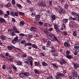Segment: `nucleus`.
I'll list each match as a JSON object with an SVG mask.
<instances>
[{
    "label": "nucleus",
    "mask_w": 79,
    "mask_h": 79,
    "mask_svg": "<svg viewBox=\"0 0 79 79\" xmlns=\"http://www.w3.org/2000/svg\"><path fill=\"white\" fill-rule=\"evenodd\" d=\"M5 56L7 57H8V56L9 58H11V56L10 55V54H9V53L8 52H6V53Z\"/></svg>",
    "instance_id": "5701e85b"
},
{
    "label": "nucleus",
    "mask_w": 79,
    "mask_h": 79,
    "mask_svg": "<svg viewBox=\"0 0 79 79\" xmlns=\"http://www.w3.org/2000/svg\"><path fill=\"white\" fill-rule=\"evenodd\" d=\"M4 14V12L2 10H0V16L3 15Z\"/></svg>",
    "instance_id": "79ce46f5"
},
{
    "label": "nucleus",
    "mask_w": 79,
    "mask_h": 79,
    "mask_svg": "<svg viewBox=\"0 0 79 79\" xmlns=\"http://www.w3.org/2000/svg\"><path fill=\"white\" fill-rule=\"evenodd\" d=\"M15 32L13 31L11 33H10V35H12V36H14L15 35Z\"/></svg>",
    "instance_id": "4d7b16f0"
},
{
    "label": "nucleus",
    "mask_w": 79,
    "mask_h": 79,
    "mask_svg": "<svg viewBox=\"0 0 79 79\" xmlns=\"http://www.w3.org/2000/svg\"><path fill=\"white\" fill-rule=\"evenodd\" d=\"M17 65L19 66H21V65H22V62L20 61H17Z\"/></svg>",
    "instance_id": "c9c22d12"
},
{
    "label": "nucleus",
    "mask_w": 79,
    "mask_h": 79,
    "mask_svg": "<svg viewBox=\"0 0 79 79\" xmlns=\"http://www.w3.org/2000/svg\"><path fill=\"white\" fill-rule=\"evenodd\" d=\"M40 16L39 15H36L35 16V19L36 21H39L40 20Z\"/></svg>",
    "instance_id": "f3484780"
},
{
    "label": "nucleus",
    "mask_w": 79,
    "mask_h": 79,
    "mask_svg": "<svg viewBox=\"0 0 79 79\" xmlns=\"http://www.w3.org/2000/svg\"><path fill=\"white\" fill-rule=\"evenodd\" d=\"M65 24H66V23L63 22L62 23V26H63L64 28V29H66V25Z\"/></svg>",
    "instance_id": "c03bdc74"
},
{
    "label": "nucleus",
    "mask_w": 79,
    "mask_h": 79,
    "mask_svg": "<svg viewBox=\"0 0 79 79\" xmlns=\"http://www.w3.org/2000/svg\"><path fill=\"white\" fill-rule=\"evenodd\" d=\"M61 60L62 61L60 62V63L61 65H63V64H65L67 63V62L66 61V60L63 59V58H61Z\"/></svg>",
    "instance_id": "6e6552de"
},
{
    "label": "nucleus",
    "mask_w": 79,
    "mask_h": 79,
    "mask_svg": "<svg viewBox=\"0 0 79 79\" xmlns=\"http://www.w3.org/2000/svg\"><path fill=\"white\" fill-rule=\"evenodd\" d=\"M11 67L13 68V69L14 70H15V71H17V68L15 66L14 64H12L11 65Z\"/></svg>",
    "instance_id": "bb28decb"
},
{
    "label": "nucleus",
    "mask_w": 79,
    "mask_h": 79,
    "mask_svg": "<svg viewBox=\"0 0 79 79\" xmlns=\"http://www.w3.org/2000/svg\"><path fill=\"white\" fill-rule=\"evenodd\" d=\"M13 48L15 49V48H16L17 50H19L20 51H21V49L18 48H15V47L12 45H10V46H9L7 47V49L9 50H13Z\"/></svg>",
    "instance_id": "f03ea898"
},
{
    "label": "nucleus",
    "mask_w": 79,
    "mask_h": 79,
    "mask_svg": "<svg viewBox=\"0 0 79 79\" xmlns=\"http://www.w3.org/2000/svg\"><path fill=\"white\" fill-rule=\"evenodd\" d=\"M78 68V65L77 64H74V68L75 69H77Z\"/></svg>",
    "instance_id": "473e14b6"
},
{
    "label": "nucleus",
    "mask_w": 79,
    "mask_h": 79,
    "mask_svg": "<svg viewBox=\"0 0 79 79\" xmlns=\"http://www.w3.org/2000/svg\"><path fill=\"white\" fill-rule=\"evenodd\" d=\"M27 39H31V35L29 34H28L26 36Z\"/></svg>",
    "instance_id": "f704fd0d"
},
{
    "label": "nucleus",
    "mask_w": 79,
    "mask_h": 79,
    "mask_svg": "<svg viewBox=\"0 0 79 79\" xmlns=\"http://www.w3.org/2000/svg\"><path fill=\"white\" fill-rule=\"evenodd\" d=\"M38 24H39L40 26H43L44 23L40 21V22H39Z\"/></svg>",
    "instance_id": "bf43d9fd"
},
{
    "label": "nucleus",
    "mask_w": 79,
    "mask_h": 79,
    "mask_svg": "<svg viewBox=\"0 0 79 79\" xmlns=\"http://www.w3.org/2000/svg\"><path fill=\"white\" fill-rule=\"evenodd\" d=\"M68 19H63L62 20V21L64 23H68Z\"/></svg>",
    "instance_id": "cd10ccee"
},
{
    "label": "nucleus",
    "mask_w": 79,
    "mask_h": 79,
    "mask_svg": "<svg viewBox=\"0 0 79 79\" xmlns=\"http://www.w3.org/2000/svg\"><path fill=\"white\" fill-rule=\"evenodd\" d=\"M13 32L17 34L20 33V32L18 30V28H17V27L15 26H14L13 28Z\"/></svg>",
    "instance_id": "39448f33"
},
{
    "label": "nucleus",
    "mask_w": 79,
    "mask_h": 79,
    "mask_svg": "<svg viewBox=\"0 0 79 79\" xmlns=\"http://www.w3.org/2000/svg\"><path fill=\"white\" fill-rule=\"evenodd\" d=\"M23 74L24 76H26V77H27V76H30L29 72H23Z\"/></svg>",
    "instance_id": "aec40b11"
},
{
    "label": "nucleus",
    "mask_w": 79,
    "mask_h": 79,
    "mask_svg": "<svg viewBox=\"0 0 79 79\" xmlns=\"http://www.w3.org/2000/svg\"><path fill=\"white\" fill-rule=\"evenodd\" d=\"M30 30L31 31H32L34 32H37V30H38V28L37 27H35L34 26H31L30 27Z\"/></svg>",
    "instance_id": "20e7f679"
},
{
    "label": "nucleus",
    "mask_w": 79,
    "mask_h": 79,
    "mask_svg": "<svg viewBox=\"0 0 79 79\" xmlns=\"http://www.w3.org/2000/svg\"><path fill=\"white\" fill-rule=\"evenodd\" d=\"M73 35L74 37L77 36V34H76V31H75L73 32Z\"/></svg>",
    "instance_id": "a18cd8bd"
},
{
    "label": "nucleus",
    "mask_w": 79,
    "mask_h": 79,
    "mask_svg": "<svg viewBox=\"0 0 79 79\" xmlns=\"http://www.w3.org/2000/svg\"><path fill=\"white\" fill-rule=\"evenodd\" d=\"M38 5L39 6H43V7L47 6V4L45 0H41L40 2L38 3Z\"/></svg>",
    "instance_id": "f257e3e1"
},
{
    "label": "nucleus",
    "mask_w": 79,
    "mask_h": 79,
    "mask_svg": "<svg viewBox=\"0 0 79 79\" xmlns=\"http://www.w3.org/2000/svg\"><path fill=\"white\" fill-rule=\"evenodd\" d=\"M52 65H53V66L55 68L53 67L54 68H55V69H56V68H57L58 66L56 65V64L52 63Z\"/></svg>",
    "instance_id": "37998d69"
},
{
    "label": "nucleus",
    "mask_w": 79,
    "mask_h": 79,
    "mask_svg": "<svg viewBox=\"0 0 79 79\" xmlns=\"http://www.w3.org/2000/svg\"><path fill=\"white\" fill-rule=\"evenodd\" d=\"M61 76V73L57 72V76H56V78L57 79L60 78L61 77H60Z\"/></svg>",
    "instance_id": "f8f14e48"
},
{
    "label": "nucleus",
    "mask_w": 79,
    "mask_h": 79,
    "mask_svg": "<svg viewBox=\"0 0 79 79\" xmlns=\"http://www.w3.org/2000/svg\"><path fill=\"white\" fill-rule=\"evenodd\" d=\"M53 28L50 27V28H49L48 31L49 32H51V31H53Z\"/></svg>",
    "instance_id": "774afa93"
},
{
    "label": "nucleus",
    "mask_w": 79,
    "mask_h": 79,
    "mask_svg": "<svg viewBox=\"0 0 79 79\" xmlns=\"http://www.w3.org/2000/svg\"><path fill=\"white\" fill-rule=\"evenodd\" d=\"M0 39H1L2 40H5L6 39V36L2 35L0 36Z\"/></svg>",
    "instance_id": "a211bd4d"
},
{
    "label": "nucleus",
    "mask_w": 79,
    "mask_h": 79,
    "mask_svg": "<svg viewBox=\"0 0 79 79\" xmlns=\"http://www.w3.org/2000/svg\"><path fill=\"white\" fill-rule=\"evenodd\" d=\"M32 47L33 48H36V49L38 48H37V46H36V45H35V44H33L32 45Z\"/></svg>",
    "instance_id": "09e8293b"
},
{
    "label": "nucleus",
    "mask_w": 79,
    "mask_h": 79,
    "mask_svg": "<svg viewBox=\"0 0 79 79\" xmlns=\"http://www.w3.org/2000/svg\"><path fill=\"white\" fill-rule=\"evenodd\" d=\"M12 5H15V3H16V2L15 1V0H12Z\"/></svg>",
    "instance_id": "338daca9"
},
{
    "label": "nucleus",
    "mask_w": 79,
    "mask_h": 79,
    "mask_svg": "<svg viewBox=\"0 0 79 79\" xmlns=\"http://www.w3.org/2000/svg\"><path fill=\"white\" fill-rule=\"evenodd\" d=\"M59 13L60 15H61L62 13V14H65V13H66V12L64 10L62 9L60 11H59Z\"/></svg>",
    "instance_id": "2eb2a0df"
},
{
    "label": "nucleus",
    "mask_w": 79,
    "mask_h": 79,
    "mask_svg": "<svg viewBox=\"0 0 79 79\" xmlns=\"http://www.w3.org/2000/svg\"><path fill=\"white\" fill-rule=\"evenodd\" d=\"M66 57H67V58L69 59H71L73 58V57L71 55H67L66 56Z\"/></svg>",
    "instance_id": "c85d7f7f"
},
{
    "label": "nucleus",
    "mask_w": 79,
    "mask_h": 79,
    "mask_svg": "<svg viewBox=\"0 0 79 79\" xmlns=\"http://www.w3.org/2000/svg\"><path fill=\"white\" fill-rule=\"evenodd\" d=\"M69 26L71 28H73V27L74 28L76 27V25H75V24H74V21H70Z\"/></svg>",
    "instance_id": "7ed1b4c3"
},
{
    "label": "nucleus",
    "mask_w": 79,
    "mask_h": 79,
    "mask_svg": "<svg viewBox=\"0 0 79 79\" xmlns=\"http://www.w3.org/2000/svg\"><path fill=\"white\" fill-rule=\"evenodd\" d=\"M77 72L74 70H72V73L73 74H74L75 73H77Z\"/></svg>",
    "instance_id": "69168bd1"
},
{
    "label": "nucleus",
    "mask_w": 79,
    "mask_h": 79,
    "mask_svg": "<svg viewBox=\"0 0 79 79\" xmlns=\"http://www.w3.org/2000/svg\"><path fill=\"white\" fill-rule=\"evenodd\" d=\"M54 27L55 31L57 32H60V30H59L58 28L57 25L54 24Z\"/></svg>",
    "instance_id": "9b49d317"
},
{
    "label": "nucleus",
    "mask_w": 79,
    "mask_h": 79,
    "mask_svg": "<svg viewBox=\"0 0 79 79\" xmlns=\"http://www.w3.org/2000/svg\"><path fill=\"white\" fill-rule=\"evenodd\" d=\"M27 59L29 62H30V61H31L32 62V61L33 60V58H32V57L31 56H28L27 57Z\"/></svg>",
    "instance_id": "6ab92c4d"
},
{
    "label": "nucleus",
    "mask_w": 79,
    "mask_h": 79,
    "mask_svg": "<svg viewBox=\"0 0 79 79\" xmlns=\"http://www.w3.org/2000/svg\"><path fill=\"white\" fill-rule=\"evenodd\" d=\"M26 42L25 40H22L20 42L21 44H24Z\"/></svg>",
    "instance_id": "de8ad7c7"
},
{
    "label": "nucleus",
    "mask_w": 79,
    "mask_h": 79,
    "mask_svg": "<svg viewBox=\"0 0 79 79\" xmlns=\"http://www.w3.org/2000/svg\"><path fill=\"white\" fill-rule=\"evenodd\" d=\"M43 24L44 25V26L45 27L48 26V24L47 23L45 22Z\"/></svg>",
    "instance_id": "680f3d73"
},
{
    "label": "nucleus",
    "mask_w": 79,
    "mask_h": 79,
    "mask_svg": "<svg viewBox=\"0 0 79 79\" xmlns=\"http://www.w3.org/2000/svg\"><path fill=\"white\" fill-rule=\"evenodd\" d=\"M35 66L39 67V65L40 64V62H39V61L35 62Z\"/></svg>",
    "instance_id": "a878e982"
},
{
    "label": "nucleus",
    "mask_w": 79,
    "mask_h": 79,
    "mask_svg": "<svg viewBox=\"0 0 79 79\" xmlns=\"http://www.w3.org/2000/svg\"><path fill=\"white\" fill-rule=\"evenodd\" d=\"M42 64L43 66H48L47 63L45 62L44 61H42Z\"/></svg>",
    "instance_id": "412c9836"
},
{
    "label": "nucleus",
    "mask_w": 79,
    "mask_h": 79,
    "mask_svg": "<svg viewBox=\"0 0 79 79\" xmlns=\"http://www.w3.org/2000/svg\"><path fill=\"white\" fill-rule=\"evenodd\" d=\"M8 71H9V73L10 74H13V70L11 69H7Z\"/></svg>",
    "instance_id": "864d4df0"
},
{
    "label": "nucleus",
    "mask_w": 79,
    "mask_h": 79,
    "mask_svg": "<svg viewBox=\"0 0 79 79\" xmlns=\"http://www.w3.org/2000/svg\"><path fill=\"white\" fill-rule=\"evenodd\" d=\"M57 9L59 11H60L62 9H63V8L60 6H57Z\"/></svg>",
    "instance_id": "c756f323"
},
{
    "label": "nucleus",
    "mask_w": 79,
    "mask_h": 79,
    "mask_svg": "<svg viewBox=\"0 0 79 79\" xmlns=\"http://www.w3.org/2000/svg\"><path fill=\"white\" fill-rule=\"evenodd\" d=\"M73 76L74 77H77V72H76L74 73L73 74Z\"/></svg>",
    "instance_id": "13d9d810"
},
{
    "label": "nucleus",
    "mask_w": 79,
    "mask_h": 79,
    "mask_svg": "<svg viewBox=\"0 0 79 79\" xmlns=\"http://www.w3.org/2000/svg\"><path fill=\"white\" fill-rule=\"evenodd\" d=\"M52 41L53 42H54V41H57V42H59V40H58V39H57V37H56L55 35H54L53 37V38L52 39Z\"/></svg>",
    "instance_id": "4468645a"
},
{
    "label": "nucleus",
    "mask_w": 79,
    "mask_h": 79,
    "mask_svg": "<svg viewBox=\"0 0 79 79\" xmlns=\"http://www.w3.org/2000/svg\"><path fill=\"white\" fill-rule=\"evenodd\" d=\"M27 56V54H24L21 56L22 58H26Z\"/></svg>",
    "instance_id": "5fc2aeb1"
},
{
    "label": "nucleus",
    "mask_w": 79,
    "mask_h": 79,
    "mask_svg": "<svg viewBox=\"0 0 79 79\" xmlns=\"http://www.w3.org/2000/svg\"><path fill=\"white\" fill-rule=\"evenodd\" d=\"M40 56H45V54L43 53L40 52Z\"/></svg>",
    "instance_id": "052dcab7"
},
{
    "label": "nucleus",
    "mask_w": 79,
    "mask_h": 79,
    "mask_svg": "<svg viewBox=\"0 0 79 79\" xmlns=\"http://www.w3.org/2000/svg\"><path fill=\"white\" fill-rule=\"evenodd\" d=\"M43 40L44 42H48L49 41H50L49 39H44Z\"/></svg>",
    "instance_id": "2f4dec72"
},
{
    "label": "nucleus",
    "mask_w": 79,
    "mask_h": 79,
    "mask_svg": "<svg viewBox=\"0 0 79 79\" xmlns=\"http://www.w3.org/2000/svg\"><path fill=\"white\" fill-rule=\"evenodd\" d=\"M26 2L28 3L29 4H32V1L30 0H27Z\"/></svg>",
    "instance_id": "49530a36"
},
{
    "label": "nucleus",
    "mask_w": 79,
    "mask_h": 79,
    "mask_svg": "<svg viewBox=\"0 0 79 79\" xmlns=\"http://www.w3.org/2000/svg\"><path fill=\"white\" fill-rule=\"evenodd\" d=\"M19 42V40H18V37H15L13 40H12V42L13 44H15V43H17Z\"/></svg>",
    "instance_id": "1a4fd4ad"
},
{
    "label": "nucleus",
    "mask_w": 79,
    "mask_h": 79,
    "mask_svg": "<svg viewBox=\"0 0 79 79\" xmlns=\"http://www.w3.org/2000/svg\"><path fill=\"white\" fill-rule=\"evenodd\" d=\"M11 5V3L8 2L6 5V7H7V8H9V7H10Z\"/></svg>",
    "instance_id": "7c9ffc66"
},
{
    "label": "nucleus",
    "mask_w": 79,
    "mask_h": 79,
    "mask_svg": "<svg viewBox=\"0 0 79 79\" xmlns=\"http://www.w3.org/2000/svg\"><path fill=\"white\" fill-rule=\"evenodd\" d=\"M51 21L52 23H53V21L56 19V16L53 14H51Z\"/></svg>",
    "instance_id": "0eeeda50"
},
{
    "label": "nucleus",
    "mask_w": 79,
    "mask_h": 79,
    "mask_svg": "<svg viewBox=\"0 0 79 79\" xmlns=\"http://www.w3.org/2000/svg\"><path fill=\"white\" fill-rule=\"evenodd\" d=\"M16 5L19 8H22V6L19 4H17Z\"/></svg>",
    "instance_id": "ea45409f"
},
{
    "label": "nucleus",
    "mask_w": 79,
    "mask_h": 79,
    "mask_svg": "<svg viewBox=\"0 0 79 79\" xmlns=\"http://www.w3.org/2000/svg\"><path fill=\"white\" fill-rule=\"evenodd\" d=\"M39 22L38 21H35L34 22V23L36 25H37V24H39Z\"/></svg>",
    "instance_id": "6e6d98bb"
},
{
    "label": "nucleus",
    "mask_w": 79,
    "mask_h": 79,
    "mask_svg": "<svg viewBox=\"0 0 79 79\" xmlns=\"http://www.w3.org/2000/svg\"><path fill=\"white\" fill-rule=\"evenodd\" d=\"M24 72H22L19 73V77L23 78L24 77Z\"/></svg>",
    "instance_id": "4be33fe9"
},
{
    "label": "nucleus",
    "mask_w": 79,
    "mask_h": 79,
    "mask_svg": "<svg viewBox=\"0 0 79 79\" xmlns=\"http://www.w3.org/2000/svg\"><path fill=\"white\" fill-rule=\"evenodd\" d=\"M44 34H46L47 35H48L49 33V32H48V30H44Z\"/></svg>",
    "instance_id": "58836bf2"
},
{
    "label": "nucleus",
    "mask_w": 79,
    "mask_h": 79,
    "mask_svg": "<svg viewBox=\"0 0 79 79\" xmlns=\"http://www.w3.org/2000/svg\"><path fill=\"white\" fill-rule=\"evenodd\" d=\"M64 46L67 48H69L70 47V44L68 42H66L64 43Z\"/></svg>",
    "instance_id": "9d476101"
},
{
    "label": "nucleus",
    "mask_w": 79,
    "mask_h": 79,
    "mask_svg": "<svg viewBox=\"0 0 79 79\" xmlns=\"http://www.w3.org/2000/svg\"><path fill=\"white\" fill-rule=\"evenodd\" d=\"M10 15L12 16H15V12H11L10 13Z\"/></svg>",
    "instance_id": "3c124183"
},
{
    "label": "nucleus",
    "mask_w": 79,
    "mask_h": 79,
    "mask_svg": "<svg viewBox=\"0 0 79 79\" xmlns=\"http://www.w3.org/2000/svg\"><path fill=\"white\" fill-rule=\"evenodd\" d=\"M19 35L20 36H21L22 37H25L26 36V35L23 34V33H21V34H19Z\"/></svg>",
    "instance_id": "603ef678"
},
{
    "label": "nucleus",
    "mask_w": 79,
    "mask_h": 79,
    "mask_svg": "<svg viewBox=\"0 0 79 79\" xmlns=\"http://www.w3.org/2000/svg\"><path fill=\"white\" fill-rule=\"evenodd\" d=\"M79 47L77 48V46H75L74 47V50L75 52H74V55H77V52H79V49H78Z\"/></svg>",
    "instance_id": "423d86ee"
},
{
    "label": "nucleus",
    "mask_w": 79,
    "mask_h": 79,
    "mask_svg": "<svg viewBox=\"0 0 79 79\" xmlns=\"http://www.w3.org/2000/svg\"><path fill=\"white\" fill-rule=\"evenodd\" d=\"M69 6H68V4H67V3H65V5H64V8H65L66 9H67V8H68Z\"/></svg>",
    "instance_id": "72a5a7b5"
},
{
    "label": "nucleus",
    "mask_w": 79,
    "mask_h": 79,
    "mask_svg": "<svg viewBox=\"0 0 79 79\" xmlns=\"http://www.w3.org/2000/svg\"><path fill=\"white\" fill-rule=\"evenodd\" d=\"M51 45V42L50 41H49L48 42H47V43L46 44V45L47 47H50Z\"/></svg>",
    "instance_id": "393cba45"
},
{
    "label": "nucleus",
    "mask_w": 79,
    "mask_h": 79,
    "mask_svg": "<svg viewBox=\"0 0 79 79\" xmlns=\"http://www.w3.org/2000/svg\"><path fill=\"white\" fill-rule=\"evenodd\" d=\"M69 78L70 79H74V77L72 76H69Z\"/></svg>",
    "instance_id": "0e129e2a"
},
{
    "label": "nucleus",
    "mask_w": 79,
    "mask_h": 79,
    "mask_svg": "<svg viewBox=\"0 0 79 79\" xmlns=\"http://www.w3.org/2000/svg\"><path fill=\"white\" fill-rule=\"evenodd\" d=\"M20 26H24V24H25V23L24 21V20H23L22 21H21L20 22Z\"/></svg>",
    "instance_id": "b1692460"
},
{
    "label": "nucleus",
    "mask_w": 79,
    "mask_h": 79,
    "mask_svg": "<svg viewBox=\"0 0 79 79\" xmlns=\"http://www.w3.org/2000/svg\"><path fill=\"white\" fill-rule=\"evenodd\" d=\"M14 16H18V13L17 12H14Z\"/></svg>",
    "instance_id": "e2e57ef3"
},
{
    "label": "nucleus",
    "mask_w": 79,
    "mask_h": 79,
    "mask_svg": "<svg viewBox=\"0 0 79 79\" xmlns=\"http://www.w3.org/2000/svg\"><path fill=\"white\" fill-rule=\"evenodd\" d=\"M25 63H26L27 64H29V65H31V66H32L33 62L31 61H29V60L28 61H25Z\"/></svg>",
    "instance_id": "ddd939ff"
},
{
    "label": "nucleus",
    "mask_w": 79,
    "mask_h": 79,
    "mask_svg": "<svg viewBox=\"0 0 79 79\" xmlns=\"http://www.w3.org/2000/svg\"><path fill=\"white\" fill-rule=\"evenodd\" d=\"M19 15H21V16H24L25 15L24 13L21 12H19Z\"/></svg>",
    "instance_id": "e433bc0d"
},
{
    "label": "nucleus",
    "mask_w": 79,
    "mask_h": 79,
    "mask_svg": "<svg viewBox=\"0 0 79 79\" xmlns=\"http://www.w3.org/2000/svg\"><path fill=\"white\" fill-rule=\"evenodd\" d=\"M5 22V20L2 17H0V23H3Z\"/></svg>",
    "instance_id": "dca6fc26"
},
{
    "label": "nucleus",
    "mask_w": 79,
    "mask_h": 79,
    "mask_svg": "<svg viewBox=\"0 0 79 79\" xmlns=\"http://www.w3.org/2000/svg\"><path fill=\"white\" fill-rule=\"evenodd\" d=\"M55 35L54 34H52L51 33L50 34H49V33H48V35H49V37H52V36H54V35Z\"/></svg>",
    "instance_id": "8fccbe9b"
},
{
    "label": "nucleus",
    "mask_w": 79,
    "mask_h": 79,
    "mask_svg": "<svg viewBox=\"0 0 79 79\" xmlns=\"http://www.w3.org/2000/svg\"><path fill=\"white\" fill-rule=\"evenodd\" d=\"M8 60L11 62H12L13 60H14V58H8Z\"/></svg>",
    "instance_id": "4c0bfd02"
},
{
    "label": "nucleus",
    "mask_w": 79,
    "mask_h": 79,
    "mask_svg": "<svg viewBox=\"0 0 79 79\" xmlns=\"http://www.w3.org/2000/svg\"><path fill=\"white\" fill-rule=\"evenodd\" d=\"M34 71L35 74H39V71L37 69H35Z\"/></svg>",
    "instance_id": "a19ab883"
}]
</instances>
